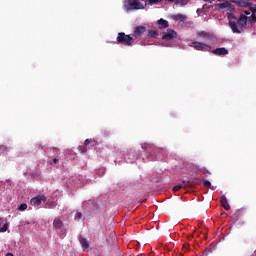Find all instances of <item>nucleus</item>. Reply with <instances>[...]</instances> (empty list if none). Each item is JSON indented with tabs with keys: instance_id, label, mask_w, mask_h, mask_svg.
<instances>
[{
	"instance_id": "nucleus-11",
	"label": "nucleus",
	"mask_w": 256,
	"mask_h": 256,
	"mask_svg": "<svg viewBox=\"0 0 256 256\" xmlns=\"http://www.w3.org/2000/svg\"><path fill=\"white\" fill-rule=\"evenodd\" d=\"M212 53L218 56L229 55V50H227L226 48H216L212 51Z\"/></svg>"
},
{
	"instance_id": "nucleus-22",
	"label": "nucleus",
	"mask_w": 256,
	"mask_h": 256,
	"mask_svg": "<svg viewBox=\"0 0 256 256\" xmlns=\"http://www.w3.org/2000/svg\"><path fill=\"white\" fill-rule=\"evenodd\" d=\"M148 37L153 38V39H157V37H159V34H157V31H155V30H149L148 31Z\"/></svg>"
},
{
	"instance_id": "nucleus-3",
	"label": "nucleus",
	"mask_w": 256,
	"mask_h": 256,
	"mask_svg": "<svg viewBox=\"0 0 256 256\" xmlns=\"http://www.w3.org/2000/svg\"><path fill=\"white\" fill-rule=\"evenodd\" d=\"M126 7L129 11L145 9L147 7V0H127Z\"/></svg>"
},
{
	"instance_id": "nucleus-7",
	"label": "nucleus",
	"mask_w": 256,
	"mask_h": 256,
	"mask_svg": "<svg viewBox=\"0 0 256 256\" xmlns=\"http://www.w3.org/2000/svg\"><path fill=\"white\" fill-rule=\"evenodd\" d=\"M42 201L45 203L47 198L43 195H38L30 200V205H32V207H39Z\"/></svg>"
},
{
	"instance_id": "nucleus-34",
	"label": "nucleus",
	"mask_w": 256,
	"mask_h": 256,
	"mask_svg": "<svg viewBox=\"0 0 256 256\" xmlns=\"http://www.w3.org/2000/svg\"><path fill=\"white\" fill-rule=\"evenodd\" d=\"M5 256H14L13 253H7Z\"/></svg>"
},
{
	"instance_id": "nucleus-14",
	"label": "nucleus",
	"mask_w": 256,
	"mask_h": 256,
	"mask_svg": "<svg viewBox=\"0 0 256 256\" xmlns=\"http://www.w3.org/2000/svg\"><path fill=\"white\" fill-rule=\"evenodd\" d=\"M159 29H167L169 27V21L161 18L158 20Z\"/></svg>"
},
{
	"instance_id": "nucleus-30",
	"label": "nucleus",
	"mask_w": 256,
	"mask_h": 256,
	"mask_svg": "<svg viewBox=\"0 0 256 256\" xmlns=\"http://www.w3.org/2000/svg\"><path fill=\"white\" fill-rule=\"evenodd\" d=\"M91 143V140L90 139H86L84 141V145L87 147V145H89Z\"/></svg>"
},
{
	"instance_id": "nucleus-23",
	"label": "nucleus",
	"mask_w": 256,
	"mask_h": 256,
	"mask_svg": "<svg viewBox=\"0 0 256 256\" xmlns=\"http://www.w3.org/2000/svg\"><path fill=\"white\" fill-rule=\"evenodd\" d=\"M249 7V11H251L252 15H255L256 13V5L253 3H250Z\"/></svg>"
},
{
	"instance_id": "nucleus-13",
	"label": "nucleus",
	"mask_w": 256,
	"mask_h": 256,
	"mask_svg": "<svg viewBox=\"0 0 256 256\" xmlns=\"http://www.w3.org/2000/svg\"><path fill=\"white\" fill-rule=\"evenodd\" d=\"M221 205L226 211L231 209V206H229V202L227 201V197L225 195L221 196Z\"/></svg>"
},
{
	"instance_id": "nucleus-6",
	"label": "nucleus",
	"mask_w": 256,
	"mask_h": 256,
	"mask_svg": "<svg viewBox=\"0 0 256 256\" xmlns=\"http://www.w3.org/2000/svg\"><path fill=\"white\" fill-rule=\"evenodd\" d=\"M161 39L166 41H171V39H177V32L173 29H167V31L163 33Z\"/></svg>"
},
{
	"instance_id": "nucleus-10",
	"label": "nucleus",
	"mask_w": 256,
	"mask_h": 256,
	"mask_svg": "<svg viewBox=\"0 0 256 256\" xmlns=\"http://www.w3.org/2000/svg\"><path fill=\"white\" fill-rule=\"evenodd\" d=\"M145 31H147V28L145 26H137L134 29V37H142Z\"/></svg>"
},
{
	"instance_id": "nucleus-17",
	"label": "nucleus",
	"mask_w": 256,
	"mask_h": 256,
	"mask_svg": "<svg viewBox=\"0 0 256 256\" xmlns=\"http://www.w3.org/2000/svg\"><path fill=\"white\" fill-rule=\"evenodd\" d=\"M230 7H231V3L229 1L215 5L216 9H229Z\"/></svg>"
},
{
	"instance_id": "nucleus-12",
	"label": "nucleus",
	"mask_w": 256,
	"mask_h": 256,
	"mask_svg": "<svg viewBox=\"0 0 256 256\" xmlns=\"http://www.w3.org/2000/svg\"><path fill=\"white\" fill-rule=\"evenodd\" d=\"M79 241H80L83 251H86V252L89 251V241H87L85 238H83V236L79 237Z\"/></svg>"
},
{
	"instance_id": "nucleus-18",
	"label": "nucleus",
	"mask_w": 256,
	"mask_h": 256,
	"mask_svg": "<svg viewBox=\"0 0 256 256\" xmlns=\"http://www.w3.org/2000/svg\"><path fill=\"white\" fill-rule=\"evenodd\" d=\"M53 227L55 229H61L63 227V221H61L59 218H55L53 221Z\"/></svg>"
},
{
	"instance_id": "nucleus-26",
	"label": "nucleus",
	"mask_w": 256,
	"mask_h": 256,
	"mask_svg": "<svg viewBox=\"0 0 256 256\" xmlns=\"http://www.w3.org/2000/svg\"><path fill=\"white\" fill-rule=\"evenodd\" d=\"M27 209V204L23 203L20 206H18V210L19 211H26Z\"/></svg>"
},
{
	"instance_id": "nucleus-19",
	"label": "nucleus",
	"mask_w": 256,
	"mask_h": 256,
	"mask_svg": "<svg viewBox=\"0 0 256 256\" xmlns=\"http://www.w3.org/2000/svg\"><path fill=\"white\" fill-rule=\"evenodd\" d=\"M172 19L174 21H186L187 20V16L183 15V14H175L172 16Z\"/></svg>"
},
{
	"instance_id": "nucleus-35",
	"label": "nucleus",
	"mask_w": 256,
	"mask_h": 256,
	"mask_svg": "<svg viewBox=\"0 0 256 256\" xmlns=\"http://www.w3.org/2000/svg\"><path fill=\"white\" fill-rule=\"evenodd\" d=\"M127 159L128 160L131 159V155L130 154L127 155Z\"/></svg>"
},
{
	"instance_id": "nucleus-33",
	"label": "nucleus",
	"mask_w": 256,
	"mask_h": 256,
	"mask_svg": "<svg viewBox=\"0 0 256 256\" xmlns=\"http://www.w3.org/2000/svg\"><path fill=\"white\" fill-rule=\"evenodd\" d=\"M205 1V3H213V1H215V0H204Z\"/></svg>"
},
{
	"instance_id": "nucleus-29",
	"label": "nucleus",
	"mask_w": 256,
	"mask_h": 256,
	"mask_svg": "<svg viewBox=\"0 0 256 256\" xmlns=\"http://www.w3.org/2000/svg\"><path fill=\"white\" fill-rule=\"evenodd\" d=\"M203 185L204 187H207V188L211 187V183L208 180L204 181Z\"/></svg>"
},
{
	"instance_id": "nucleus-15",
	"label": "nucleus",
	"mask_w": 256,
	"mask_h": 256,
	"mask_svg": "<svg viewBox=\"0 0 256 256\" xmlns=\"http://www.w3.org/2000/svg\"><path fill=\"white\" fill-rule=\"evenodd\" d=\"M237 7H249L251 5V2L247 0H238V1H233Z\"/></svg>"
},
{
	"instance_id": "nucleus-28",
	"label": "nucleus",
	"mask_w": 256,
	"mask_h": 256,
	"mask_svg": "<svg viewBox=\"0 0 256 256\" xmlns=\"http://www.w3.org/2000/svg\"><path fill=\"white\" fill-rule=\"evenodd\" d=\"M80 153H85L87 151V146H79Z\"/></svg>"
},
{
	"instance_id": "nucleus-9",
	"label": "nucleus",
	"mask_w": 256,
	"mask_h": 256,
	"mask_svg": "<svg viewBox=\"0 0 256 256\" xmlns=\"http://www.w3.org/2000/svg\"><path fill=\"white\" fill-rule=\"evenodd\" d=\"M196 37L200 39V41H209L213 39V34L206 31H201L196 34Z\"/></svg>"
},
{
	"instance_id": "nucleus-16",
	"label": "nucleus",
	"mask_w": 256,
	"mask_h": 256,
	"mask_svg": "<svg viewBox=\"0 0 256 256\" xmlns=\"http://www.w3.org/2000/svg\"><path fill=\"white\" fill-rule=\"evenodd\" d=\"M183 185H176L173 187V191L174 192H177V191H180L181 189H183V187H189V185L191 184L190 181H185L183 180Z\"/></svg>"
},
{
	"instance_id": "nucleus-27",
	"label": "nucleus",
	"mask_w": 256,
	"mask_h": 256,
	"mask_svg": "<svg viewBox=\"0 0 256 256\" xmlns=\"http://www.w3.org/2000/svg\"><path fill=\"white\" fill-rule=\"evenodd\" d=\"M0 151L1 153H5V151H9V148L5 145H0Z\"/></svg>"
},
{
	"instance_id": "nucleus-25",
	"label": "nucleus",
	"mask_w": 256,
	"mask_h": 256,
	"mask_svg": "<svg viewBox=\"0 0 256 256\" xmlns=\"http://www.w3.org/2000/svg\"><path fill=\"white\" fill-rule=\"evenodd\" d=\"M9 229V224L5 223L2 228H0V233H5Z\"/></svg>"
},
{
	"instance_id": "nucleus-24",
	"label": "nucleus",
	"mask_w": 256,
	"mask_h": 256,
	"mask_svg": "<svg viewBox=\"0 0 256 256\" xmlns=\"http://www.w3.org/2000/svg\"><path fill=\"white\" fill-rule=\"evenodd\" d=\"M83 214L81 212H76L75 214V221H81Z\"/></svg>"
},
{
	"instance_id": "nucleus-21",
	"label": "nucleus",
	"mask_w": 256,
	"mask_h": 256,
	"mask_svg": "<svg viewBox=\"0 0 256 256\" xmlns=\"http://www.w3.org/2000/svg\"><path fill=\"white\" fill-rule=\"evenodd\" d=\"M55 207H57V202H55V201H48L45 204L46 209H55Z\"/></svg>"
},
{
	"instance_id": "nucleus-32",
	"label": "nucleus",
	"mask_w": 256,
	"mask_h": 256,
	"mask_svg": "<svg viewBox=\"0 0 256 256\" xmlns=\"http://www.w3.org/2000/svg\"><path fill=\"white\" fill-rule=\"evenodd\" d=\"M52 163H54V164L59 163V158H54Z\"/></svg>"
},
{
	"instance_id": "nucleus-2",
	"label": "nucleus",
	"mask_w": 256,
	"mask_h": 256,
	"mask_svg": "<svg viewBox=\"0 0 256 256\" xmlns=\"http://www.w3.org/2000/svg\"><path fill=\"white\" fill-rule=\"evenodd\" d=\"M142 149L145 151L146 157L149 159V161H155V159H157L159 156V153L164 151L163 148H157L155 145L149 143L142 145Z\"/></svg>"
},
{
	"instance_id": "nucleus-36",
	"label": "nucleus",
	"mask_w": 256,
	"mask_h": 256,
	"mask_svg": "<svg viewBox=\"0 0 256 256\" xmlns=\"http://www.w3.org/2000/svg\"><path fill=\"white\" fill-rule=\"evenodd\" d=\"M232 19H235V21H237V17L236 16H233Z\"/></svg>"
},
{
	"instance_id": "nucleus-5",
	"label": "nucleus",
	"mask_w": 256,
	"mask_h": 256,
	"mask_svg": "<svg viewBox=\"0 0 256 256\" xmlns=\"http://www.w3.org/2000/svg\"><path fill=\"white\" fill-rule=\"evenodd\" d=\"M188 47H193L194 49H197V51H211V46L203 42L194 41L189 43Z\"/></svg>"
},
{
	"instance_id": "nucleus-31",
	"label": "nucleus",
	"mask_w": 256,
	"mask_h": 256,
	"mask_svg": "<svg viewBox=\"0 0 256 256\" xmlns=\"http://www.w3.org/2000/svg\"><path fill=\"white\" fill-rule=\"evenodd\" d=\"M244 15H246V16H247V15H251V11H250V10H245V11H244Z\"/></svg>"
},
{
	"instance_id": "nucleus-1",
	"label": "nucleus",
	"mask_w": 256,
	"mask_h": 256,
	"mask_svg": "<svg viewBox=\"0 0 256 256\" xmlns=\"http://www.w3.org/2000/svg\"><path fill=\"white\" fill-rule=\"evenodd\" d=\"M237 23L240 25V27L237 25ZM229 27L233 33H243V29H247V27H249V17H247L245 14H240L237 22L233 20L229 21Z\"/></svg>"
},
{
	"instance_id": "nucleus-8",
	"label": "nucleus",
	"mask_w": 256,
	"mask_h": 256,
	"mask_svg": "<svg viewBox=\"0 0 256 256\" xmlns=\"http://www.w3.org/2000/svg\"><path fill=\"white\" fill-rule=\"evenodd\" d=\"M151 5H155L156 3H161L163 0H148ZM169 3H174V5H187V0H166Z\"/></svg>"
},
{
	"instance_id": "nucleus-20",
	"label": "nucleus",
	"mask_w": 256,
	"mask_h": 256,
	"mask_svg": "<svg viewBox=\"0 0 256 256\" xmlns=\"http://www.w3.org/2000/svg\"><path fill=\"white\" fill-rule=\"evenodd\" d=\"M253 23H256V15L252 14L248 17V28L253 27Z\"/></svg>"
},
{
	"instance_id": "nucleus-4",
	"label": "nucleus",
	"mask_w": 256,
	"mask_h": 256,
	"mask_svg": "<svg viewBox=\"0 0 256 256\" xmlns=\"http://www.w3.org/2000/svg\"><path fill=\"white\" fill-rule=\"evenodd\" d=\"M117 43L124 45L125 47H131L135 43V39L131 35L125 34V32H119L117 36Z\"/></svg>"
}]
</instances>
